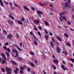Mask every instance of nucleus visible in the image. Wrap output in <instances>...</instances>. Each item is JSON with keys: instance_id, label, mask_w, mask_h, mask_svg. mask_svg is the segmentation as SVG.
<instances>
[{"instance_id": "f257e3e1", "label": "nucleus", "mask_w": 74, "mask_h": 74, "mask_svg": "<svg viewBox=\"0 0 74 74\" xmlns=\"http://www.w3.org/2000/svg\"><path fill=\"white\" fill-rule=\"evenodd\" d=\"M12 55L14 57H18L19 56V54L18 51L16 49H14L12 51Z\"/></svg>"}, {"instance_id": "f03ea898", "label": "nucleus", "mask_w": 74, "mask_h": 74, "mask_svg": "<svg viewBox=\"0 0 74 74\" xmlns=\"http://www.w3.org/2000/svg\"><path fill=\"white\" fill-rule=\"evenodd\" d=\"M6 70L7 72H8L6 73V74H11V71H12V70L11 69V68H8V66H7L6 68Z\"/></svg>"}, {"instance_id": "7ed1b4c3", "label": "nucleus", "mask_w": 74, "mask_h": 74, "mask_svg": "<svg viewBox=\"0 0 74 74\" xmlns=\"http://www.w3.org/2000/svg\"><path fill=\"white\" fill-rule=\"evenodd\" d=\"M37 13L39 15V16L40 18H41V17H42L41 15V14L43 15V13H42V12L40 10H38L37 11Z\"/></svg>"}, {"instance_id": "20e7f679", "label": "nucleus", "mask_w": 74, "mask_h": 74, "mask_svg": "<svg viewBox=\"0 0 74 74\" xmlns=\"http://www.w3.org/2000/svg\"><path fill=\"white\" fill-rule=\"evenodd\" d=\"M66 13L67 12H66V11H64L61 12V13H59V14L60 17H62V15H65V14H66Z\"/></svg>"}, {"instance_id": "39448f33", "label": "nucleus", "mask_w": 74, "mask_h": 74, "mask_svg": "<svg viewBox=\"0 0 74 74\" xmlns=\"http://www.w3.org/2000/svg\"><path fill=\"white\" fill-rule=\"evenodd\" d=\"M1 54L2 56V58L4 61H6V57H5V54H4L3 53H1Z\"/></svg>"}, {"instance_id": "423d86ee", "label": "nucleus", "mask_w": 74, "mask_h": 74, "mask_svg": "<svg viewBox=\"0 0 74 74\" xmlns=\"http://www.w3.org/2000/svg\"><path fill=\"white\" fill-rule=\"evenodd\" d=\"M56 51L58 53H60V47H57Z\"/></svg>"}, {"instance_id": "0eeeda50", "label": "nucleus", "mask_w": 74, "mask_h": 74, "mask_svg": "<svg viewBox=\"0 0 74 74\" xmlns=\"http://www.w3.org/2000/svg\"><path fill=\"white\" fill-rule=\"evenodd\" d=\"M61 67L62 69H63L64 71H65V70H67L68 71V69L66 67H64V66L63 65H62L61 66Z\"/></svg>"}, {"instance_id": "6e6552de", "label": "nucleus", "mask_w": 74, "mask_h": 74, "mask_svg": "<svg viewBox=\"0 0 74 74\" xmlns=\"http://www.w3.org/2000/svg\"><path fill=\"white\" fill-rule=\"evenodd\" d=\"M15 21L17 22V23H18L20 25H23V23L21 21L18 20V19L16 20Z\"/></svg>"}, {"instance_id": "1a4fd4ad", "label": "nucleus", "mask_w": 74, "mask_h": 74, "mask_svg": "<svg viewBox=\"0 0 74 74\" xmlns=\"http://www.w3.org/2000/svg\"><path fill=\"white\" fill-rule=\"evenodd\" d=\"M33 22L34 23H36V24H39L40 22L38 20H34Z\"/></svg>"}, {"instance_id": "9d476101", "label": "nucleus", "mask_w": 74, "mask_h": 74, "mask_svg": "<svg viewBox=\"0 0 74 74\" xmlns=\"http://www.w3.org/2000/svg\"><path fill=\"white\" fill-rule=\"evenodd\" d=\"M14 45V46H15L17 48V49H18L19 51H22V50L21 49V48L19 47H18V46L17 45L15 44Z\"/></svg>"}, {"instance_id": "9b49d317", "label": "nucleus", "mask_w": 74, "mask_h": 74, "mask_svg": "<svg viewBox=\"0 0 74 74\" xmlns=\"http://www.w3.org/2000/svg\"><path fill=\"white\" fill-rule=\"evenodd\" d=\"M12 35L11 34L9 35H8L7 36V38H8L9 39L11 38H12Z\"/></svg>"}, {"instance_id": "f8f14e48", "label": "nucleus", "mask_w": 74, "mask_h": 74, "mask_svg": "<svg viewBox=\"0 0 74 74\" xmlns=\"http://www.w3.org/2000/svg\"><path fill=\"white\" fill-rule=\"evenodd\" d=\"M10 62L12 64H14V65H16V63L14 61H13V60H11L10 61Z\"/></svg>"}, {"instance_id": "ddd939ff", "label": "nucleus", "mask_w": 74, "mask_h": 74, "mask_svg": "<svg viewBox=\"0 0 74 74\" xmlns=\"http://www.w3.org/2000/svg\"><path fill=\"white\" fill-rule=\"evenodd\" d=\"M57 38L59 41H62V39L60 37H59V36H57Z\"/></svg>"}, {"instance_id": "4468645a", "label": "nucleus", "mask_w": 74, "mask_h": 74, "mask_svg": "<svg viewBox=\"0 0 74 74\" xmlns=\"http://www.w3.org/2000/svg\"><path fill=\"white\" fill-rule=\"evenodd\" d=\"M0 4L2 6V7H4V4H3V2L2 0H0Z\"/></svg>"}, {"instance_id": "2eb2a0df", "label": "nucleus", "mask_w": 74, "mask_h": 74, "mask_svg": "<svg viewBox=\"0 0 74 74\" xmlns=\"http://www.w3.org/2000/svg\"><path fill=\"white\" fill-rule=\"evenodd\" d=\"M9 16L10 18H11L12 19H13V20H14L15 19L14 17H13L11 14H9Z\"/></svg>"}, {"instance_id": "dca6fc26", "label": "nucleus", "mask_w": 74, "mask_h": 74, "mask_svg": "<svg viewBox=\"0 0 74 74\" xmlns=\"http://www.w3.org/2000/svg\"><path fill=\"white\" fill-rule=\"evenodd\" d=\"M50 44H51V45L52 48H53V47H54V44L53 43L52 41L50 42Z\"/></svg>"}, {"instance_id": "f3484780", "label": "nucleus", "mask_w": 74, "mask_h": 74, "mask_svg": "<svg viewBox=\"0 0 74 74\" xmlns=\"http://www.w3.org/2000/svg\"><path fill=\"white\" fill-rule=\"evenodd\" d=\"M45 37L46 41H47V40H48V38H49V36L46 35L45 36Z\"/></svg>"}, {"instance_id": "a211bd4d", "label": "nucleus", "mask_w": 74, "mask_h": 74, "mask_svg": "<svg viewBox=\"0 0 74 74\" xmlns=\"http://www.w3.org/2000/svg\"><path fill=\"white\" fill-rule=\"evenodd\" d=\"M53 62H54V63H56V64H58V63H59V61L56 60H54Z\"/></svg>"}, {"instance_id": "6ab92c4d", "label": "nucleus", "mask_w": 74, "mask_h": 74, "mask_svg": "<svg viewBox=\"0 0 74 74\" xmlns=\"http://www.w3.org/2000/svg\"><path fill=\"white\" fill-rule=\"evenodd\" d=\"M29 64L30 65H31V66H32V67H34V66H35V65H34V64H33V63L31 62H29Z\"/></svg>"}, {"instance_id": "aec40b11", "label": "nucleus", "mask_w": 74, "mask_h": 74, "mask_svg": "<svg viewBox=\"0 0 74 74\" xmlns=\"http://www.w3.org/2000/svg\"><path fill=\"white\" fill-rule=\"evenodd\" d=\"M23 7L24 8V9H25V10H27V11H29V9L28 8H27V7H26V6H23Z\"/></svg>"}, {"instance_id": "412c9836", "label": "nucleus", "mask_w": 74, "mask_h": 74, "mask_svg": "<svg viewBox=\"0 0 74 74\" xmlns=\"http://www.w3.org/2000/svg\"><path fill=\"white\" fill-rule=\"evenodd\" d=\"M64 7H65L67 8L68 7H69V4H68V3L67 2H66L65 3V5H64Z\"/></svg>"}, {"instance_id": "4be33fe9", "label": "nucleus", "mask_w": 74, "mask_h": 74, "mask_svg": "<svg viewBox=\"0 0 74 74\" xmlns=\"http://www.w3.org/2000/svg\"><path fill=\"white\" fill-rule=\"evenodd\" d=\"M5 54L7 55L8 58H9V57H10V53H9L8 52H5Z\"/></svg>"}, {"instance_id": "5701e85b", "label": "nucleus", "mask_w": 74, "mask_h": 74, "mask_svg": "<svg viewBox=\"0 0 74 74\" xmlns=\"http://www.w3.org/2000/svg\"><path fill=\"white\" fill-rule=\"evenodd\" d=\"M62 53L64 54H65V55L67 56L68 55V53L66 51H65V52H64V51H63Z\"/></svg>"}, {"instance_id": "b1692460", "label": "nucleus", "mask_w": 74, "mask_h": 74, "mask_svg": "<svg viewBox=\"0 0 74 74\" xmlns=\"http://www.w3.org/2000/svg\"><path fill=\"white\" fill-rule=\"evenodd\" d=\"M33 37L35 39V40H36V41H38V39L34 35H33Z\"/></svg>"}, {"instance_id": "393cba45", "label": "nucleus", "mask_w": 74, "mask_h": 74, "mask_svg": "<svg viewBox=\"0 0 74 74\" xmlns=\"http://www.w3.org/2000/svg\"><path fill=\"white\" fill-rule=\"evenodd\" d=\"M53 68L54 70H56V66H55V65L54 64H53Z\"/></svg>"}, {"instance_id": "a878e982", "label": "nucleus", "mask_w": 74, "mask_h": 74, "mask_svg": "<svg viewBox=\"0 0 74 74\" xmlns=\"http://www.w3.org/2000/svg\"><path fill=\"white\" fill-rule=\"evenodd\" d=\"M3 33L4 34H5L6 35V34H7V32L5 30H3Z\"/></svg>"}, {"instance_id": "bb28decb", "label": "nucleus", "mask_w": 74, "mask_h": 74, "mask_svg": "<svg viewBox=\"0 0 74 74\" xmlns=\"http://www.w3.org/2000/svg\"><path fill=\"white\" fill-rule=\"evenodd\" d=\"M34 44L35 45H37L38 44V43H37V42L36 41H34Z\"/></svg>"}, {"instance_id": "cd10ccee", "label": "nucleus", "mask_w": 74, "mask_h": 74, "mask_svg": "<svg viewBox=\"0 0 74 74\" xmlns=\"http://www.w3.org/2000/svg\"><path fill=\"white\" fill-rule=\"evenodd\" d=\"M38 4L42 6V7H44V5L41 3H38Z\"/></svg>"}, {"instance_id": "c85d7f7f", "label": "nucleus", "mask_w": 74, "mask_h": 74, "mask_svg": "<svg viewBox=\"0 0 74 74\" xmlns=\"http://www.w3.org/2000/svg\"><path fill=\"white\" fill-rule=\"evenodd\" d=\"M17 59H18V60H22V58L19 57H17Z\"/></svg>"}, {"instance_id": "c756f323", "label": "nucleus", "mask_w": 74, "mask_h": 74, "mask_svg": "<svg viewBox=\"0 0 74 74\" xmlns=\"http://www.w3.org/2000/svg\"><path fill=\"white\" fill-rule=\"evenodd\" d=\"M20 70H25L24 68L23 67H22V66L20 67Z\"/></svg>"}, {"instance_id": "7c9ffc66", "label": "nucleus", "mask_w": 74, "mask_h": 74, "mask_svg": "<svg viewBox=\"0 0 74 74\" xmlns=\"http://www.w3.org/2000/svg\"><path fill=\"white\" fill-rule=\"evenodd\" d=\"M45 25L47 26H49V23L46 21H45Z\"/></svg>"}, {"instance_id": "2f4dec72", "label": "nucleus", "mask_w": 74, "mask_h": 74, "mask_svg": "<svg viewBox=\"0 0 74 74\" xmlns=\"http://www.w3.org/2000/svg\"><path fill=\"white\" fill-rule=\"evenodd\" d=\"M62 18L63 19H64V20H65V21L66 22L67 21V19H66V17L64 16H63V17H62Z\"/></svg>"}, {"instance_id": "473e14b6", "label": "nucleus", "mask_w": 74, "mask_h": 74, "mask_svg": "<svg viewBox=\"0 0 74 74\" xmlns=\"http://www.w3.org/2000/svg\"><path fill=\"white\" fill-rule=\"evenodd\" d=\"M1 70L2 71L3 73H4V72H5V70L4 69V68H1Z\"/></svg>"}, {"instance_id": "72a5a7b5", "label": "nucleus", "mask_w": 74, "mask_h": 74, "mask_svg": "<svg viewBox=\"0 0 74 74\" xmlns=\"http://www.w3.org/2000/svg\"><path fill=\"white\" fill-rule=\"evenodd\" d=\"M64 36H66V37L67 38H68V37H69V35H68V34H66V33H64Z\"/></svg>"}, {"instance_id": "f704fd0d", "label": "nucleus", "mask_w": 74, "mask_h": 74, "mask_svg": "<svg viewBox=\"0 0 74 74\" xmlns=\"http://www.w3.org/2000/svg\"><path fill=\"white\" fill-rule=\"evenodd\" d=\"M70 60L72 62L74 63V59L72 58H71L70 59Z\"/></svg>"}, {"instance_id": "c9c22d12", "label": "nucleus", "mask_w": 74, "mask_h": 74, "mask_svg": "<svg viewBox=\"0 0 74 74\" xmlns=\"http://www.w3.org/2000/svg\"><path fill=\"white\" fill-rule=\"evenodd\" d=\"M30 54H31V55H33V56L34 55V52H33L30 51Z\"/></svg>"}, {"instance_id": "e433bc0d", "label": "nucleus", "mask_w": 74, "mask_h": 74, "mask_svg": "<svg viewBox=\"0 0 74 74\" xmlns=\"http://www.w3.org/2000/svg\"><path fill=\"white\" fill-rule=\"evenodd\" d=\"M21 22H24L25 21V18H22L21 19Z\"/></svg>"}, {"instance_id": "4c0bfd02", "label": "nucleus", "mask_w": 74, "mask_h": 74, "mask_svg": "<svg viewBox=\"0 0 74 74\" xmlns=\"http://www.w3.org/2000/svg\"><path fill=\"white\" fill-rule=\"evenodd\" d=\"M8 23H9V24L11 26H12V25L11 24V23L10 21L9 20L8 21Z\"/></svg>"}, {"instance_id": "58836bf2", "label": "nucleus", "mask_w": 74, "mask_h": 74, "mask_svg": "<svg viewBox=\"0 0 74 74\" xmlns=\"http://www.w3.org/2000/svg\"><path fill=\"white\" fill-rule=\"evenodd\" d=\"M30 70H31V69H30V68L29 67H28L27 69V70L28 72H30Z\"/></svg>"}, {"instance_id": "ea45409f", "label": "nucleus", "mask_w": 74, "mask_h": 74, "mask_svg": "<svg viewBox=\"0 0 74 74\" xmlns=\"http://www.w3.org/2000/svg\"><path fill=\"white\" fill-rule=\"evenodd\" d=\"M11 8L12 11H14L15 10V8H14V7H11Z\"/></svg>"}, {"instance_id": "a19ab883", "label": "nucleus", "mask_w": 74, "mask_h": 74, "mask_svg": "<svg viewBox=\"0 0 74 74\" xmlns=\"http://www.w3.org/2000/svg\"><path fill=\"white\" fill-rule=\"evenodd\" d=\"M38 34L40 37H41V33H40V32L39 31L38 32Z\"/></svg>"}, {"instance_id": "79ce46f5", "label": "nucleus", "mask_w": 74, "mask_h": 74, "mask_svg": "<svg viewBox=\"0 0 74 74\" xmlns=\"http://www.w3.org/2000/svg\"><path fill=\"white\" fill-rule=\"evenodd\" d=\"M34 29L35 30H36V31H38L37 30V27H36V26H34Z\"/></svg>"}, {"instance_id": "37998d69", "label": "nucleus", "mask_w": 74, "mask_h": 74, "mask_svg": "<svg viewBox=\"0 0 74 74\" xmlns=\"http://www.w3.org/2000/svg\"><path fill=\"white\" fill-rule=\"evenodd\" d=\"M51 40H53V41L54 43L55 42V39H54V38H52Z\"/></svg>"}, {"instance_id": "c03bdc74", "label": "nucleus", "mask_w": 74, "mask_h": 74, "mask_svg": "<svg viewBox=\"0 0 74 74\" xmlns=\"http://www.w3.org/2000/svg\"><path fill=\"white\" fill-rule=\"evenodd\" d=\"M8 42H6L5 44V46H7V45H8Z\"/></svg>"}, {"instance_id": "a18cd8bd", "label": "nucleus", "mask_w": 74, "mask_h": 74, "mask_svg": "<svg viewBox=\"0 0 74 74\" xmlns=\"http://www.w3.org/2000/svg\"><path fill=\"white\" fill-rule=\"evenodd\" d=\"M34 62L35 63H36V64H38V62L37 60H34Z\"/></svg>"}, {"instance_id": "49530a36", "label": "nucleus", "mask_w": 74, "mask_h": 74, "mask_svg": "<svg viewBox=\"0 0 74 74\" xmlns=\"http://www.w3.org/2000/svg\"><path fill=\"white\" fill-rule=\"evenodd\" d=\"M67 23L68 24V25H71V23H70V21H67Z\"/></svg>"}, {"instance_id": "de8ad7c7", "label": "nucleus", "mask_w": 74, "mask_h": 74, "mask_svg": "<svg viewBox=\"0 0 74 74\" xmlns=\"http://www.w3.org/2000/svg\"><path fill=\"white\" fill-rule=\"evenodd\" d=\"M68 4H70V3H71V0H68Z\"/></svg>"}, {"instance_id": "09e8293b", "label": "nucleus", "mask_w": 74, "mask_h": 74, "mask_svg": "<svg viewBox=\"0 0 74 74\" xmlns=\"http://www.w3.org/2000/svg\"><path fill=\"white\" fill-rule=\"evenodd\" d=\"M14 73L15 74H18V71H17L16 70H15L14 71Z\"/></svg>"}, {"instance_id": "8fccbe9b", "label": "nucleus", "mask_w": 74, "mask_h": 74, "mask_svg": "<svg viewBox=\"0 0 74 74\" xmlns=\"http://www.w3.org/2000/svg\"><path fill=\"white\" fill-rule=\"evenodd\" d=\"M5 61H4L3 60H2V64H4V63H5Z\"/></svg>"}, {"instance_id": "3c124183", "label": "nucleus", "mask_w": 74, "mask_h": 74, "mask_svg": "<svg viewBox=\"0 0 74 74\" xmlns=\"http://www.w3.org/2000/svg\"><path fill=\"white\" fill-rule=\"evenodd\" d=\"M7 50L8 51V52H11V50H10L9 48L7 49Z\"/></svg>"}, {"instance_id": "603ef678", "label": "nucleus", "mask_w": 74, "mask_h": 74, "mask_svg": "<svg viewBox=\"0 0 74 74\" xmlns=\"http://www.w3.org/2000/svg\"><path fill=\"white\" fill-rule=\"evenodd\" d=\"M67 45L69 46V47H70L71 46V44H70L69 43H67Z\"/></svg>"}, {"instance_id": "864d4df0", "label": "nucleus", "mask_w": 74, "mask_h": 74, "mask_svg": "<svg viewBox=\"0 0 74 74\" xmlns=\"http://www.w3.org/2000/svg\"><path fill=\"white\" fill-rule=\"evenodd\" d=\"M3 48L4 49H7V48L5 46H3Z\"/></svg>"}, {"instance_id": "5fc2aeb1", "label": "nucleus", "mask_w": 74, "mask_h": 74, "mask_svg": "<svg viewBox=\"0 0 74 74\" xmlns=\"http://www.w3.org/2000/svg\"><path fill=\"white\" fill-rule=\"evenodd\" d=\"M19 45H20V46L21 47H22V42H20V43H19Z\"/></svg>"}, {"instance_id": "6e6d98bb", "label": "nucleus", "mask_w": 74, "mask_h": 74, "mask_svg": "<svg viewBox=\"0 0 74 74\" xmlns=\"http://www.w3.org/2000/svg\"><path fill=\"white\" fill-rule=\"evenodd\" d=\"M20 73L21 74H23V71H22V70H20Z\"/></svg>"}, {"instance_id": "4d7b16f0", "label": "nucleus", "mask_w": 74, "mask_h": 74, "mask_svg": "<svg viewBox=\"0 0 74 74\" xmlns=\"http://www.w3.org/2000/svg\"><path fill=\"white\" fill-rule=\"evenodd\" d=\"M43 59L44 60L45 59V58H46V57H45V56H44V55L43 56Z\"/></svg>"}, {"instance_id": "13d9d810", "label": "nucleus", "mask_w": 74, "mask_h": 74, "mask_svg": "<svg viewBox=\"0 0 74 74\" xmlns=\"http://www.w3.org/2000/svg\"><path fill=\"white\" fill-rule=\"evenodd\" d=\"M4 2L5 3V4H7V5H8V2H7V1H4Z\"/></svg>"}, {"instance_id": "bf43d9fd", "label": "nucleus", "mask_w": 74, "mask_h": 74, "mask_svg": "<svg viewBox=\"0 0 74 74\" xmlns=\"http://www.w3.org/2000/svg\"><path fill=\"white\" fill-rule=\"evenodd\" d=\"M31 9L33 11H35V9L33 7H31Z\"/></svg>"}, {"instance_id": "052dcab7", "label": "nucleus", "mask_w": 74, "mask_h": 74, "mask_svg": "<svg viewBox=\"0 0 74 74\" xmlns=\"http://www.w3.org/2000/svg\"><path fill=\"white\" fill-rule=\"evenodd\" d=\"M16 36H17V37H18V38H19V35L18 34H16Z\"/></svg>"}, {"instance_id": "680f3d73", "label": "nucleus", "mask_w": 74, "mask_h": 74, "mask_svg": "<svg viewBox=\"0 0 74 74\" xmlns=\"http://www.w3.org/2000/svg\"><path fill=\"white\" fill-rule=\"evenodd\" d=\"M38 27L40 30H41L42 29V27L41 26H38Z\"/></svg>"}, {"instance_id": "e2e57ef3", "label": "nucleus", "mask_w": 74, "mask_h": 74, "mask_svg": "<svg viewBox=\"0 0 74 74\" xmlns=\"http://www.w3.org/2000/svg\"><path fill=\"white\" fill-rule=\"evenodd\" d=\"M49 35L50 36H53V34L52 32H49Z\"/></svg>"}, {"instance_id": "0e129e2a", "label": "nucleus", "mask_w": 74, "mask_h": 74, "mask_svg": "<svg viewBox=\"0 0 74 74\" xmlns=\"http://www.w3.org/2000/svg\"><path fill=\"white\" fill-rule=\"evenodd\" d=\"M14 5H15V6H16V7H19L18 5V4L16 3H14Z\"/></svg>"}, {"instance_id": "69168bd1", "label": "nucleus", "mask_w": 74, "mask_h": 74, "mask_svg": "<svg viewBox=\"0 0 74 74\" xmlns=\"http://www.w3.org/2000/svg\"><path fill=\"white\" fill-rule=\"evenodd\" d=\"M70 66L71 67H73V64H70Z\"/></svg>"}, {"instance_id": "338daca9", "label": "nucleus", "mask_w": 74, "mask_h": 74, "mask_svg": "<svg viewBox=\"0 0 74 74\" xmlns=\"http://www.w3.org/2000/svg\"><path fill=\"white\" fill-rule=\"evenodd\" d=\"M52 58L53 59H55V56L54 55H53Z\"/></svg>"}, {"instance_id": "774afa93", "label": "nucleus", "mask_w": 74, "mask_h": 74, "mask_svg": "<svg viewBox=\"0 0 74 74\" xmlns=\"http://www.w3.org/2000/svg\"><path fill=\"white\" fill-rule=\"evenodd\" d=\"M62 62V63L64 64H66V62H65L63 60Z\"/></svg>"}]
</instances>
